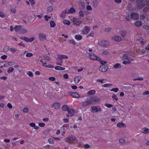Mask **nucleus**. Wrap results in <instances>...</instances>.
I'll list each match as a JSON object with an SVG mask.
<instances>
[{
  "label": "nucleus",
  "instance_id": "obj_1",
  "mask_svg": "<svg viewBox=\"0 0 149 149\" xmlns=\"http://www.w3.org/2000/svg\"><path fill=\"white\" fill-rule=\"evenodd\" d=\"M98 44L99 46H101L103 47H106L109 45V41L104 40L99 41Z\"/></svg>",
  "mask_w": 149,
  "mask_h": 149
},
{
  "label": "nucleus",
  "instance_id": "obj_2",
  "mask_svg": "<svg viewBox=\"0 0 149 149\" xmlns=\"http://www.w3.org/2000/svg\"><path fill=\"white\" fill-rule=\"evenodd\" d=\"M89 56L90 59L93 60H97L100 61V58L95 54L93 53H91L89 54Z\"/></svg>",
  "mask_w": 149,
  "mask_h": 149
},
{
  "label": "nucleus",
  "instance_id": "obj_3",
  "mask_svg": "<svg viewBox=\"0 0 149 149\" xmlns=\"http://www.w3.org/2000/svg\"><path fill=\"white\" fill-rule=\"evenodd\" d=\"M136 4L139 8H142L145 5L144 0H137Z\"/></svg>",
  "mask_w": 149,
  "mask_h": 149
},
{
  "label": "nucleus",
  "instance_id": "obj_4",
  "mask_svg": "<svg viewBox=\"0 0 149 149\" xmlns=\"http://www.w3.org/2000/svg\"><path fill=\"white\" fill-rule=\"evenodd\" d=\"M38 38L40 40L43 42L47 39L46 35L43 33H40L38 34Z\"/></svg>",
  "mask_w": 149,
  "mask_h": 149
},
{
  "label": "nucleus",
  "instance_id": "obj_5",
  "mask_svg": "<svg viewBox=\"0 0 149 149\" xmlns=\"http://www.w3.org/2000/svg\"><path fill=\"white\" fill-rule=\"evenodd\" d=\"M92 111L93 112H98L101 111V109L99 106H93L91 107Z\"/></svg>",
  "mask_w": 149,
  "mask_h": 149
},
{
  "label": "nucleus",
  "instance_id": "obj_6",
  "mask_svg": "<svg viewBox=\"0 0 149 149\" xmlns=\"http://www.w3.org/2000/svg\"><path fill=\"white\" fill-rule=\"evenodd\" d=\"M93 103V102L91 99V100L87 99L85 101L82 102V105L84 106H86L87 105L92 104Z\"/></svg>",
  "mask_w": 149,
  "mask_h": 149
},
{
  "label": "nucleus",
  "instance_id": "obj_7",
  "mask_svg": "<svg viewBox=\"0 0 149 149\" xmlns=\"http://www.w3.org/2000/svg\"><path fill=\"white\" fill-rule=\"evenodd\" d=\"M90 30V28L88 26H85L84 29L81 31V32L82 34L86 35L89 33Z\"/></svg>",
  "mask_w": 149,
  "mask_h": 149
},
{
  "label": "nucleus",
  "instance_id": "obj_8",
  "mask_svg": "<svg viewBox=\"0 0 149 149\" xmlns=\"http://www.w3.org/2000/svg\"><path fill=\"white\" fill-rule=\"evenodd\" d=\"M69 94L70 96L75 98H78L79 96L78 93L76 92H70Z\"/></svg>",
  "mask_w": 149,
  "mask_h": 149
},
{
  "label": "nucleus",
  "instance_id": "obj_9",
  "mask_svg": "<svg viewBox=\"0 0 149 149\" xmlns=\"http://www.w3.org/2000/svg\"><path fill=\"white\" fill-rule=\"evenodd\" d=\"M76 138L74 136H71L66 139L65 141L67 142H70L74 141L76 139Z\"/></svg>",
  "mask_w": 149,
  "mask_h": 149
},
{
  "label": "nucleus",
  "instance_id": "obj_10",
  "mask_svg": "<svg viewBox=\"0 0 149 149\" xmlns=\"http://www.w3.org/2000/svg\"><path fill=\"white\" fill-rule=\"evenodd\" d=\"M111 39L113 41H115L117 42H119L122 40L121 38L118 36H113L111 38Z\"/></svg>",
  "mask_w": 149,
  "mask_h": 149
},
{
  "label": "nucleus",
  "instance_id": "obj_11",
  "mask_svg": "<svg viewBox=\"0 0 149 149\" xmlns=\"http://www.w3.org/2000/svg\"><path fill=\"white\" fill-rule=\"evenodd\" d=\"M107 69L108 67L107 65H105V66L101 65L99 68V71L102 72H106Z\"/></svg>",
  "mask_w": 149,
  "mask_h": 149
},
{
  "label": "nucleus",
  "instance_id": "obj_12",
  "mask_svg": "<svg viewBox=\"0 0 149 149\" xmlns=\"http://www.w3.org/2000/svg\"><path fill=\"white\" fill-rule=\"evenodd\" d=\"M4 67L6 68L12 66L14 64V63L13 62L6 61L4 62Z\"/></svg>",
  "mask_w": 149,
  "mask_h": 149
},
{
  "label": "nucleus",
  "instance_id": "obj_13",
  "mask_svg": "<svg viewBox=\"0 0 149 149\" xmlns=\"http://www.w3.org/2000/svg\"><path fill=\"white\" fill-rule=\"evenodd\" d=\"M60 104L58 102H55L52 106V108H54L56 109H58L60 108Z\"/></svg>",
  "mask_w": 149,
  "mask_h": 149
},
{
  "label": "nucleus",
  "instance_id": "obj_14",
  "mask_svg": "<svg viewBox=\"0 0 149 149\" xmlns=\"http://www.w3.org/2000/svg\"><path fill=\"white\" fill-rule=\"evenodd\" d=\"M131 19H138L139 15L138 13L135 12H132L131 14Z\"/></svg>",
  "mask_w": 149,
  "mask_h": 149
},
{
  "label": "nucleus",
  "instance_id": "obj_15",
  "mask_svg": "<svg viewBox=\"0 0 149 149\" xmlns=\"http://www.w3.org/2000/svg\"><path fill=\"white\" fill-rule=\"evenodd\" d=\"M67 12V14L69 13H73L76 11V10L73 7H71L70 9H66Z\"/></svg>",
  "mask_w": 149,
  "mask_h": 149
},
{
  "label": "nucleus",
  "instance_id": "obj_16",
  "mask_svg": "<svg viewBox=\"0 0 149 149\" xmlns=\"http://www.w3.org/2000/svg\"><path fill=\"white\" fill-rule=\"evenodd\" d=\"M81 77L80 76H77L74 79V81L75 84H78L81 80Z\"/></svg>",
  "mask_w": 149,
  "mask_h": 149
},
{
  "label": "nucleus",
  "instance_id": "obj_17",
  "mask_svg": "<svg viewBox=\"0 0 149 149\" xmlns=\"http://www.w3.org/2000/svg\"><path fill=\"white\" fill-rule=\"evenodd\" d=\"M73 22L74 24L77 26H79L82 22L80 19H73Z\"/></svg>",
  "mask_w": 149,
  "mask_h": 149
},
{
  "label": "nucleus",
  "instance_id": "obj_18",
  "mask_svg": "<svg viewBox=\"0 0 149 149\" xmlns=\"http://www.w3.org/2000/svg\"><path fill=\"white\" fill-rule=\"evenodd\" d=\"M122 59L123 60H127L129 61L132 60V58L130 57L129 56L126 54H125L123 55Z\"/></svg>",
  "mask_w": 149,
  "mask_h": 149
},
{
  "label": "nucleus",
  "instance_id": "obj_19",
  "mask_svg": "<svg viewBox=\"0 0 149 149\" xmlns=\"http://www.w3.org/2000/svg\"><path fill=\"white\" fill-rule=\"evenodd\" d=\"M67 12L66 9L64 10L61 14L60 15V17L63 18H65L66 17V14H67Z\"/></svg>",
  "mask_w": 149,
  "mask_h": 149
},
{
  "label": "nucleus",
  "instance_id": "obj_20",
  "mask_svg": "<svg viewBox=\"0 0 149 149\" xmlns=\"http://www.w3.org/2000/svg\"><path fill=\"white\" fill-rule=\"evenodd\" d=\"M42 66L45 68H53L54 66L53 65L51 64H49L47 65V63L46 62L43 63L42 64Z\"/></svg>",
  "mask_w": 149,
  "mask_h": 149
},
{
  "label": "nucleus",
  "instance_id": "obj_21",
  "mask_svg": "<svg viewBox=\"0 0 149 149\" xmlns=\"http://www.w3.org/2000/svg\"><path fill=\"white\" fill-rule=\"evenodd\" d=\"M22 27V26H16L15 27V29L16 32L19 34V32L20 31Z\"/></svg>",
  "mask_w": 149,
  "mask_h": 149
},
{
  "label": "nucleus",
  "instance_id": "obj_22",
  "mask_svg": "<svg viewBox=\"0 0 149 149\" xmlns=\"http://www.w3.org/2000/svg\"><path fill=\"white\" fill-rule=\"evenodd\" d=\"M100 0H93V5L95 7H97L99 3Z\"/></svg>",
  "mask_w": 149,
  "mask_h": 149
},
{
  "label": "nucleus",
  "instance_id": "obj_23",
  "mask_svg": "<svg viewBox=\"0 0 149 149\" xmlns=\"http://www.w3.org/2000/svg\"><path fill=\"white\" fill-rule=\"evenodd\" d=\"M74 38L76 40L79 41L81 40L82 39V37L81 35L78 34L75 35L74 36Z\"/></svg>",
  "mask_w": 149,
  "mask_h": 149
},
{
  "label": "nucleus",
  "instance_id": "obj_24",
  "mask_svg": "<svg viewBox=\"0 0 149 149\" xmlns=\"http://www.w3.org/2000/svg\"><path fill=\"white\" fill-rule=\"evenodd\" d=\"M68 58V57L66 55H59L58 57V59H61V60L63 59H67Z\"/></svg>",
  "mask_w": 149,
  "mask_h": 149
},
{
  "label": "nucleus",
  "instance_id": "obj_25",
  "mask_svg": "<svg viewBox=\"0 0 149 149\" xmlns=\"http://www.w3.org/2000/svg\"><path fill=\"white\" fill-rule=\"evenodd\" d=\"M28 32V30L27 29L22 28L20 31L19 32V34H25L27 33Z\"/></svg>",
  "mask_w": 149,
  "mask_h": 149
},
{
  "label": "nucleus",
  "instance_id": "obj_26",
  "mask_svg": "<svg viewBox=\"0 0 149 149\" xmlns=\"http://www.w3.org/2000/svg\"><path fill=\"white\" fill-rule=\"evenodd\" d=\"M55 70H63L65 69V68L60 66H57L54 67Z\"/></svg>",
  "mask_w": 149,
  "mask_h": 149
},
{
  "label": "nucleus",
  "instance_id": "obj_27",
  "mask_svg": "<svg viewBox=\"0 0 149 149\" xmlns=\"http://www.w3.org/2000/svg\"><path fill=\"white\" fill-rule=\"evenodd\" d=\"M96 80L97 82H100L102 84L106 82V80L104 79H97Z\"/></svg>",
  "mask_w": 149,
  "mask_h": 149
},
{
  "label": "nucleus",
  "instance_id": "obj_28",
  "mask_svg": "<svg viewBox=\"0 0 149 149\" xmlns=\"http://www.w3.org/2000/svg\"><path fill=\"white\" fill-rule=\"evenodd\" d=\"M127 32L125 30H122L120 32V34L121 36L124 37L126 35Z\"/></svg>",
  "mask_w": 149,
  "mask_h": 149
},
{
  "label": "nucleus",
  "instance_id": "obj_29",
  "mask_svg": "<svg viewBox=\"0 0 149 149\" xmlns=\"http://www.w3.org/2000/svg\"><path fill=\"white\" fill-rule=\"evenodd\" d=\"M56 63L57 65L62 66L63 61L61 59H58V58Z\"/></svg>",
  "mask_w": 149,
  "mask_h": 149
},
{
  "label": "nucleus",
  "instance_id": "obj_30",
  "mask_svg": "<svg viewBox=\"0 0 149 149\" xmlns=\"http://www.w3.org/2000/svg\"><path fill=\"white\" fill-rule=\"evenodd\" d=\"M142 132L145 134H148L149 132V129L146 127H144L142 129Z\"/></svg>",
  "mask_w": 149,
  "mask_h": 149
},
{
  "label": "nucleus",
  "instance_id": "obj_31",
  "mask_svg": "<svg viewBox=\"0 0 149 149\" xmlns=\"http://www.w3.org/2000/svg\"><path fill=\"white\" fill-rule=\"evenodd\" d=\"M102 54L106 55H108L110 54V53L107 50L103 51L102 52Z\"/></svg>",
  "mask_w": 149,
  "mask_h": 149
},
{
  "label": "nucleus",
  "instance_id": "obj_32",
  "mask_svg": "<svg viewBox=\"0 0 149 149\" xmlns=\"http://www.w3.org/2000/svg\"><path fill=\"white\" fill-rule=\"evenodd\" d=\"M68 111V113L70 114L71 116H73L74 113V110L72 109H69Z\"/></svg>",
  "mask_w": 149,
  "mask_h": 149
},
{
  "label": "nucleus",
  "instance_id": "obj_33",
  "mask_svg": "<svg viewBox=\"0 0 149 149\" xmlns=\"http://www.w3.org/2000/svg\"><path fill=\"white\" fill-rule=\"evenodd\" d=\"M113 67L115 69L121 68V66L120 64L117 63L114 65Z\"/></svg>",
  "mask_w": 149,
  "mask_h": 149
},
{
  "label": "nucleus",
  "instance_id": "obj_34",
  "mask_svg": "<svg viewBox=\"0 0 149 149\" xmlns=\"http://www.w3.org/2000/svg\"><path fill=\"white\" fill-rule=\"evenodd\" d=\"M135 25L137 26L140 27L142 25V22L140 21H137L135 23Z\"/></svg>",
  "mask_w": 149,
  "mask_h": 149
},
{
  "label": "nucleus",
  "instance_id": "obj_35",
  "mask_svg": "<svg viewBox=\"0 0 149 149\" xmlns=\"http://www.w3.org/2000/svg\"><path fill=\"white\" fill-rule=\"evenodd\" d=\"M69 126V125L68 124H64L62 126L61 128L63 130H67V127Z\"/></svg>",
  "mask_w": 149,
  "mask_h": 149
},
{
  "label": "nucleus",
  "instance_id": "obj_36",
  "mask_svg": "<svg viewBox=\"0 0 149 149\" xmlns=\"http://www.w3.org/2000/svg\"><path fill=\"white\" fill-rule=\"evenodd\" d=\"M117 125L118 127L122 128L124 127V124L122 123H118Z\"/></svg>",
  "mask_w": 149,
  "mask_h": 149
},
{
  "label": "nucleus",
  "instance_id": "obj_37",
  "mask_svg": "<svg viewBox=\"0 0 149 149\" xmlns=\"http://www.w3.org/2000/svg\"><path fill=\"white\" fill-rule=\"evenodd\" d=\"M95 93V91L94 90H91L88 92V94L89 95H92Z\"/></svg>",
  "mask_w": 149,
  "mask_h": 149
},
{
  "label": "nucleus",
  "instance_id": "obj_38",
  "mask_svg": "<svg viewBox=\"0 0 149 149\" xmlns=\"http://www.w3.org/2000/svg\"><path fill=\"white\" fill-rule=\"evenodd\" d=\"M63 22L64 24L68 25H69L70 24V22L69 20L66 19L63 21Z\"/></svg>",
  "mask_w": 149,
  "mask_h": 149
},
{
  "label": "nucleus",
  "instance_id": "obj_39",
  "mask_svg": "<svg viewBox=\"0 0 149 149\" xmlns=\"http://www.w3.org/2000/svg\"><path fill=\"white\" fill-rule=\"evenodd\" d=\"M14 70V69L13 68L10 67L8 69L7 72L8 73H10L13 72Z\"/></svg>",
  "mask_w": 149,
  "mask_h": 149
},
{
  "label": "nucleus",
  "instance_id": "obj_40",
  "mask_svg": "<svg viewBox=\"0 0 149 149\" xmlns=\"http://www.w3.org/2000/svg\"><path fill=\"white\" fill-rule=\"evenodd\" d=\"M69 108L66 105H64L62 108V110L63 111H68V110L69 109Z\"/></svg>",
  "mask_w": 149,
  "mask_h": 149
},
{
  "label": "nucleus",
  "instance_id": "obj_41",
  "mask_svg": "<svg viewBox=\"0 0 149 149\" xmlns=\"http://www.w3.org/2000/svg\"><path fill=\"white\" fill-rule=\"evenodd\" d=\"M50 26L51 27H54L55 26L56 24L53 21H51L50 22Z\"/></svg>",
  "mask_w": 149,
  "mask_h": 149
},
{
  "label": "nucleus",
  "instance_id": "obj_42",
  "mask_svg": "<svg viewBox=\"0 0 149 149\" xmlns=\"http://www.w3.org/2000/svg\"><path fill=\"white\" fill-rule=\"evenodd\" d=\"M43 58L44 59L46 60L50 61L51 60L50 58L48 56L46 55L44 56H43Z\"/></svg>",
  "mask_w": 149,
  "mask_h": 149
},
{
  "label": "nucleus",
  "instance_id": "obj_43",
  "mask_svg": "<svg viewBox=\"0 0 149 149\" xmlns=\"http://www.w3.org/2000/svg\"><path fill=\"white\" fill-rule=\"evenodd\" d=\"M3 49L4 52H6L9 49V47L8 46H5L4 47Z\"/></svg>",
  "mask_w": 149,
  "mask_h": 149
},
{
  "label": "nucleus",
  "instance_id": "obj_44",
  "mask_svg": "<svg viewBox=\"0 0 149 149\" xmlns=\"http://www.w3.org/2000/svg\"><path fill=\"white\" fill-rule=\"evenodd\" d=\"M112 86V84L110 83H107L104 84L102 86L104 87H109Z\"/></svg>",
  "mask_w": 149,
  "mask_h": 149
},
{
  "label": "nucleus",
  "instance_id": "obj_45",
  "mask_svg": "<svg viewBox=\"0 0 149 149\" xmlns=\"http://www.w3.org/2000/svg\"><path fill=\"white\" fill-rule=\"evenodd\" d=\"M119 90V89L117 88H113L110 90L111 91H113L115 92H117Z\"/></svg>",
  "mask_w": 149,
  "mask_h": 149
},
{
  "label": "nucleus",
  "instance_id": "obj_46",
  "mask_svg": "<svg viewBox=\"0 0 149 149\" xmlns=\"http://www.w3.org/2000/svg\"><path fill=\"white\" fill-rule=\"evenodd\" d=\"M26 74L30 77H32L33 76L32 73L30 71H28L27 72Z\"/></svg>",
  "mask_w": 149,
  "mask_h": 149
},
{
  "label": "nucleus",
  "instance_id": "obj_47",
  "mask_svg": "<svg viewBox=\"0 0 149 149\" xmlns=\"http://www.w3.org/2000/svg\"><path fill=\"white\" fill-rule=\"evenodd\" d=\"M91 100H93V102H97V100H99L98 98L96 97H93L91 98Z\"/></svg>",
  "mask_w": 149,
  "mask_h": 149
},
{
  "label": "nucleus",
  "instance_id": "obj_48",
  "mask_svg": "<svg viewBox=\"0 0 149 149\" xmlns=\"http://www.w3.org/2000/svg\"><path fill=\"white\" fill-rule=\"evenodd\" d=\"M100 63L101 65H103L105 66V65H107V62L104 61H100Z\"/></svg>",
  "mask_w": 149,
  "mask_h": 149
},
{
  "label": "nucleus",
  "instance_id": "obj_49",
  "mask_svg": "<svg viewBox=\"0 0 149 149\" xmlns=\"http://www.w3.org/2000/svg\"><path fill=\"white\" fill-rule=\"evenodd\" d=\"M0 17L2 18H4L5 17V15L2 12L0 11Z\"/></svg>",
  "mask_w": 149,
  "mask_h": 149
},
{
  "label": "nucleus",
  "instance_id": "obj_50",
  "mask_svg": "<svg viewBox=\"0 0 149 149\" xmlns=\"http://www.w3.org/2000/svg\"><path fill=\"white\" fill-rule=\"evenodd\" d=\"M38 125L41 127H43L45 126V124L44 123H38Z\"/></svg>",
  "mask_w": 149,
  "mask_h": 149
},
{
  "label": "nucleus",
  "instance_id": "obj_51",
  "mask_svg": "<svg viewBox=\"0 0 149 149\" xmlns=\"http://www.w3.org/2000/svg\"><path fill=\"white\" fill-rule=\"evenodd\" d=\"M84 12L82 11H81L79 12V16L81 18H82L84 17Z\"/></svg>",
  "mask_w": 149,
  "mask_h": 149
},
{
  "label": "nucleus",
  "instance_id": "obj_52",
  "mask_svg": "<svg viewBox=\"0 0 149 149\" xmlns=\"http://www.w3.org/2000/svg\"><path fill=\"white\" fill-rule=\"evenodd\" d=\"M33 54L31 53H27L26 54V56L27 57H31L33 56Z\"/></svg>",
  "mask_w": 149,
  "mask_h": 149
},
{
  "label": "nucleus",
  "instance_id": "obj_53",
  "mask_svg": "<svg viewBox=\"0 0 149 149\" xmlns=\"http://www.w3.org/2000/svg\"><path fill=\"white\" fill-rule=\"evenodd\" d=\"M69 42L70 43L73 44V45H75L76 44V42L74 40H71L69 41Z\"/></svg>",
  "mask_w": 149,
  "mask_h": 149
},
{
  "label": "nucleus",
  "instance_id": "obj_54",
  "mask_svg": "<svg viewBox=\"0 0 149 149\" xmlns=\"http://www.w3.org/2000/svg\"><path fill=\"white\" fill-rule=\"evenodd\" d=\"M35 39V38L34 37H31L30 38H29V42H31L32 41H33Z\"/></svg>",
  "mask_w": 149,
  "mask_h": 149
},
{
  "label": "nucleus",
  "instance_id": "obj_55",
  "mask_svg": "<svg viewBox=\"0 0 149 149\" xmlns=\"http://www.w3.org/2000/svg\"><path fill=\"white\" fill-rule=\"evenodd\" d=\"M105 106L108 108H111L113 106V105L109 104H106L104 105Z\"/></svg>",
  "mask_w": 149,
  "mask_h": 149
},
{
  "label": "nucleus",
  "instance_id": "obj_56",
  "mask_svg": "<svg viewBox=\"0 0 149 149\" xmlns=\"http://www.w3.org/2000/svg\"><path fill=\"white\" fill-rule=\"evenodd\" d=\"M112 98L115 99L116 101H117L118 100V98L117 97V95H114L112 96Z\"/></svg>",
  "mask_w": 149,
  "mask_h": 149
},
{
  "label": "nucleus",
  "instance_id": "obj_57",
  "mask_svg": "<svg viewBox=\"0 0 149 149\" xmlns=\"http://www.w3.org/2000/svg\"><path fill=\"white\" fill-rule=\"evenodd\" d=\"M53 10V8L52 6H49L47 8V10L49 12H51Z\"/></svg>",
  "mask_w": 149,
  "mask_h": 149
},
{
  "label": "nucleus",
  "instance_id": "obj_58",
  "mask_svg": "<svg viewBox=\"0 0 149 149\" xmlns=\"http://www.w3.org/2000/svg\"><path fill=\"white\" fill-rule=\"evenodd\" d=\"M48 142L50 144H52L54 143V141L52 139L49 138L48 139Z\"/></svg>",
  "mask_w": 149,
  "mask_h": 149
},
{
  "label": "nucleus",
  "instance_id": "obj_59",
  "mask_svg": "<svg viewBox=\"0 0 149 149\" xmlns=\"http://www.w3.org/2000/svg\"><path fill=\"white\" fill-rule=\"evenodd\" d=\"M29 109L27 107H25L23 109V111L25 113H27L29 111Z\"/></svg>",
  "mask_w": 149,
  "mask_h": 149
},
{
  "label": "nucleus",
  "instance_id": "obj_60",
  "mask_svg": "<svg viewBox=\"0 0 149 149\" xmlns=\"http://www.w3.org/2000/svg\"><path fill=\"white\" fill-rule=\"evenodd\" d=\"M49 79L51 81H54L55 80L56 78L54 77H50L49 78Z\"/></svg>",
  "mask_w": 149,
  "mask_h": 149
},
{
  "label": "nucleus",
  "instance_id": "obj_61",
  "mask_svg": "<svg viewBox=\"0 0 149 149\" xmlns=\"http://www.w3.org/2000/svg\"><path fill=\"white\" fill-rule=\"evenodd\" d=\"M125 141L126 140L124 138L121 139L119 140V142L120 143H123L125 142Z\"/></svg>",
  "mask_w": 149,
  "mask_h": 149
},
{
  "label": "nucleus",
  "instance_id": "obj_62",
  "mask_svg": "<svg viewBox=\"0 0 149 149\" xmlns=\"http://www.w3.org/2000/svg\"><path fill=\"white\" fill-rule=\"evenodd\" d=\"M86 9L88 10H91L92 9V7L91 6L88 5L86 6Z\"/></svg>",
  "mask_w": 149,
  "mask_h": 149
},
{
  "label": "nucleus",
  "instance_id": "obj_63",
  "mask_svg": "<svg viewBox=\"0 0 149 149\" xmlns=\"http://www.w3.org/2000/svg\"><path fill=\"white\" fill-rule=\"evenodd\" d=\"M29 125L31 127H34L35 126L36 124L34 123H29Z\"/></svg>",
  "mask_w": 149,
  "mask_h": 149
},
{
  "label": "nucleus",
  "instance_id": "obj_64",
  "mask_svg": "<svg viewBox=\"0 0 149 149\" xmlns=\"http://www.w3.org/2000/svg\"><path fill=\"white\" fill-rule=\"evenodd\" d=\"M63 78L66 79H67L68 78V76L67 74H65L63 75Z\"/></svg>",
  "mask_w": 149,
  "mask_h": 149
}]
</instances>
